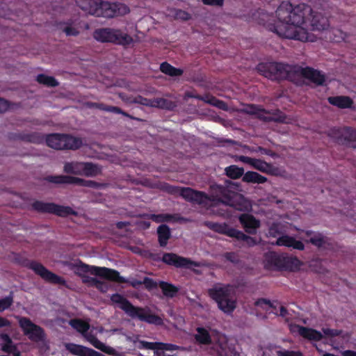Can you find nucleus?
Instances as JSON below:
<instances>
[{"instance_id": "nucleus-56", "label": "nucleus", "mask_w": 356, "mask_h": 356, "mask_svg": "<svg viewBox=\"0 0 356 356\" xmlns=\"http://www.w3.org/2000/svg\"><path fill=\"white\" fill-rule=\"evenodd\" d=\"M8 325H10V322L7 319L0 317V327Z\"/></svg>"}, {"instance_id": "nucleus-58", "label": "nucleus", "mask_w": 356, "mask_h": 356, "mask_svg": "<svg viewBox=\"0 0 356 356\" xmlns=\"http://www.w3.org/2000/svg\"><path fill=\"white\" fill-rule=\"evenodd\" d=\"M256 152V149L254 148H252V147H247V146H245L244 147V152L245 153H253V152Z\"/></svg>"}, {"instance_id": "nucleus-19", "label": "nucleus", "mask_w": 356, "mask_h": 356, "mask_svg": "<svg viewBox=\"0 0 356 356\" xmlns=\"http://www.w3.org/2000/svg\"><path fill=\"white\" fill-rule=\"evenodd\" d=\"M298 75L310 80L311 81L318 85H322L325 81L324 74H321L319 71L315 70L312 68H301L298 69Z\"/></svg>"}, {"instance_id": "nucleus-16", "label": "nucleus", "mask_w": 356, "mask_h": 356, "mask_svg": "<svg viewBox=\"0 0 356 356\" xmlns=\"http://www.w3.org/2000/svg\"><path fill=\"white\" fill-rule=\"evenodd\" d=\"M163 261L169 265H173L176 267L193 268L199 266L197 263L191 261L186 258L179 257L173 253L165 254L163 257Z\"/></svg>"}, {"instance_id": "nucleus-20", "label": "nucleus", "mask_w": 356, "mask_h": 356, "mask_svg": "<svg viewBox=\"0 0 356 356\" xmlns=\"http://www.w3.org/2000/svg\"><path fill=\"white\" fill-rule=\"evenodd\" d=\"M239 220L246 232L256 234L257 229L260 226V222L254 216L249 214H243L239 217Z\"/></svg>"}, {"instance_id": "nucleus-6", "label": "nucleus", "mask_w": 356, "mask_h": 356, "mask_svg": "<svg viewBox=\"0 0 356 356\" xmlns=\"http://www.w3.org/2000/svg\"><path fill=\"white\" fill-rule=\"evenodd\" d=\"M290 330L291 332L298 334L302 337L309 340L319 341L325 337L332 339L335 337H339L343 340L347 341L350 339V334L339 330L323 328V334L314 329L302 327L298 325H291Z\"/></svg>"}, {"instance_id": "nucleus-48", "label": "nucleus", "mask_w": 356, "mask_h": 356, "mask_svg": "<svg viewBox=\"0 0 356 356\" xmlns=\"http://www.w3.org/2000/svg\"><path fill=\"white\" fill-rule=\"evenodd\" d=\"M94 282H90L88 285L94 286L102 292H106L108 290V286L106 284L98 281L96 278H93Z\"/></svg>"}, {"instance_id": "nucleus-15", "label": "nucleus", "mask_w": 356, "mask_h": 356, "mask_svg": "<svg viewBox=\"0 0 356 356\" xmlns=\"http://www.w3.org/2000/svg\"><path fill=\"white\" fill-rule=\"evenodd\" d=\"M30 268L44 280L54 284H65V280L57 275L50 272L42 264L37 262H31Z\"/></svg>"}, {"instance_id": "nucleus-5", "label": "nucleus", "mask_w": 356, "mask_h": 356, "mask_svg": "<svg viewBox=\"0 0 356 356\" xmlns=\"http://www.w3.org/2000/svg\"><path fill=\"white\" fill-rule=\"evenodd\" d=\"M209 294L223 312L231 314L236 308V302L233 287L218 284L209 290Z\"/></svg>"}, {"instance_id": "nucleus-7", "label": "nucleus", "mask_w": 356, "mask_h": 356, "mask_svg": "<svg viewBox=\"0 0 356 356\" xmlns=\"http://www.w3.org/2000/svg\"><path fill=\"white\" fill-rule=\"evenodd\" d=\"M94 38L102 42H113L118 44L127 45L133 42V38L120 29H99L93 33Z\"/></svg>"}, {"instance_id": "nucleus-62", "label": "nucleus", "mask_w": 356, "mask_h": 356, "mask_svg": "<svg viewBox=\"0 0 356 356\" xmlns=\"http://www.w3.org/2000/svg\"><path fill=\"white\" fill-rule=\"evenodd\" d=\"M140 284L139 282H131V285L134 286H136L137 284Z\"/></svg>"}, {"instance_id": "nucleus-14", "label": "nucleus", "mask_w": 356, "mask_h": 356, "mask_svg": "<svg viewBox=\"0 0 356 356\" xmlns=\"http://www.w3.org/2000/svg\"><path fill=\"white\" fill-rule=\"evenodd\" d=\"M298 238L305 242L311 243L317 248H325L329 245L328 239L319 232L301 231L299 232Z\"/></svg>"}, {"instance_id": "nucleus-34", "label": "nucleus", "mask_w": 356, "mask_h": 356, "mask_svg": "<svg viewBox=\"0 0 356 356\" xmlns=\"http://www.w3.org/2000/svg\"><path fill=\"white\" fill-rule=\"evenodd\" d=\"M60 30L67 36H76L79 33V28L73 22H64L59 25Z\"/></svg>"}, {"instance_id": "nucleus-31", "label": "nucleus", "mask_w": 356, "mask_h": 356, "mask_svg": "<svg viewBox=\"0 0 356 356\" xmlns=\"http://www.w3.org/2000/svg\"><path fill=\"white\" fill-rule=\"evenodd\" d=\"M329 102L341 108H351L353 102V100L346 96H337L329 97Z\"/></svg>"}, {"instance_id": "nucleus-59", "label": "nucleus", "mask_w": 356, "mask_h": 356, "mask_svg": "<svg viewBox=\"0 0 356 356\" xmlns=\"http://www.w3.org/2000/svg\"><path fill=\"white\" fill-rule=\"evenodd\" d=\"M145 284L149 288H152V286H154V282L152 281H151L150 280H148V279H145Z\"/></svg>"}, {"instance_id": "nucleus-60", "label": "nucleus", "mask_w": 356, "mask_h": 356, "mask_svg": "<svg viewBox=\"0 0 356 356\" xmlns=\"http://www.w3.org/2000/svg\"><path fill=\"white\" fill-rule=\"evenodd\" d=\"M280 312L279 314L280 316H285L286 313V310L285 309V308H284L283 307H280Z\"/></svg>"}, {"instance_id": "nucleus-44", "label": "nucleus", "mask_w": 356, "mask_h": 356, "mask_svg": "<svg viewBox=\"0 0 356 356\" xmlns=\"http://www.w3.org/2000/svg\"><path fill=\"white\" fill-rule=\"evenodd\" d=\"M159 286L162 289L163 294L168 297H173L177 292V289L167 282H160Z\"/></svg>"}, {"instance_id": "nucleus-47", "label": "nucleus", "mask_w": 356, "mask_h": 356, "mask_svg": "<svg viewBox=\"0 0 356 356\" xmlns=\"http://www.w3.org/2000/svg\"><path fill=\"white\" fill-rule=\"evenodd\" d=\"M13 302V298L11 296L0 299V312L4 311L10 307Z\"/></svg>"}, {"instance_id": "nucleus-13", "label": "nucleus", "mask_w": 356, "mask_h": 356, "mask_svg": "<svg viewBox=\"0 0 356 356\" xmlns=\"http://www.w3.org/2000/svg\"><path fill=\"white\" fill-rule=\"evenodd\" d=\"M246 111L250 114L256 115L257 118L263 120H274L286 123L289 122L286 118L282 115L279 111L277 113H270L254 105L248 106L246 108Z\"/></svg>"}, {"instance_id": "nucleus-42", "label": "nucleus", "mask_w": 356, "mask_h": 356, "mask_svg": "<svg viewBox=\"0 0 356 356\" xmlns=\"http://www.w3.org/2000/svg\"><path fill=\"white\" fill-rule=\"evenodd\" d=\"M36 80L38 83L50 87H54L58 84V81L54 77L45 74H39Z\"/></svg>"}, {"instance_id": "nucleus-30", "label": "nucleus", "mask_w": 356, "mask_h": 356, "mask_svg": "<svg viewBox=\"0 0 356 356\" xmlns=\"http://www.w3.org/2000/svg\"><path fill=\"white\" fill-rule=\"evenodd\" d=\"M33 207L40 211L56 213L58 215L62 214V209L54 204L37 201L33 204Z\"/></svg>"}, {"instance_id": "nucleus-23", "label": "nucleus", "mask_w": 356, "mask_h": 356, "mask_svg": "<svg viewBox=\"0 0 356 356\" xmlns=\"http://www.w3.org/2000/svg\"><path fill=\"white\" fill-rule=\"evenodd\" d=\"M65 348L72 354L77 356H97L96 351L87 347L74 343H65Z\"/></svg>"}, {"instance_id": "nucleus-64", "label": "nucleus", "mask_w": 356, "mask_h": 356, "mask_svg": "<svg viewBox=\"0 0 356 356\" xmlns=\"http://www.w3.org/2000/svg\"><path fill=\"white\" fill-rule=\"evenodd\" d=\"M216 213H217L218 214H220V215H222V216H224V215H225V213H224L220 212V211H218V212H216Z\"/></svg>"}, {"instance_id": "nucleus-51", "label": "nucleus", "mask_w": 356, "mask_h": 356, "mask_svg": "<svg viewBox=\"0 0 356 356\" xmlns=\"http://www.w3.org/2000/svg\"><path fill=\"white\" fill-rule=\"evenodd\" d=\"M204 4L215 6H221L224 3V0H202Z\"/></svg>"}, {"instance_id": "nucleus-11", "label": "nucleus", "mask_w": 356, "mask_h": 356, "mask_svg": "<svg viewBox=\"0 0 356 356\" xmlns=\"http://www.w3.org/2000/svg\"><path fill=\"white\" fill-rule=\"evenodd\" d=\"M208 226L217 232L243 241L248 246H252L257 244L256 240L252 237L245 235L241 231L229 227L226 224L209 222Z\"/></svg>"}, {"instance_id": "nucleus-37", "label": "nucleus", "mask_w": 356, "mask_h": 356, "mask_svg": "<svg viewBox=\"0 0 356 356\" xmlns=\"http://www.w3.org/2000/svg\"><path fill=\"white\" fill-rule=\"evenodd\" d=\"M83 162H69L64 165V170L67 173L82 175Z\"/></svg>"}, {"instance_id": "nucleus-49", "label": "nucleus", "mask_w": 356, "mask_h": 356, "mask_svg": "<svg viewBox=\"0 0 356 356\" xmlns=\"http://www.w3.org/2000/svg\"><path fill=\"white\" fill-rule=\"evenodd\" d=\"M151 218L156 222L168 221L171 216L167 214L152 215Z\"/></svg>"}, {"instance_id": "nucleus-55", "label": "nucleus", "mask_w": 356, "mask_h": 356, "mask_svg": "<svg viewBox=\"0 0 356 356\" xmlns=\"http://www.w3.org/2000/svg\"><path fill=\"white\" fill-rule=\"evenodd\" d=\"M342 356H356V351L346 350L341 353Z\"/></svg>"}, {"instance_id": "nucleus-54", "label": "nucleus", "mask_w": 356, "mask_h": 356, "mask_svg": "<svg viewBox=\"0 0 356 356\" xmlns=\"http://www.w3.org/2000/svg\"><path fill=\"white\" fill-rule=\"evenodd\" d=\"M8 107V103L6 100L0 99V113L6 111Z\"/></svg>"}, {"instance_id": "nucleus-57", "label": "nucleus", "mask_w": 356, "mask_h": 356, "mask_svg": "<svg viewBox=\"0 0 356 356\" xmlns=\"http://www.w3.org/2000/svg\"><path fill=\"white\" fill-rule=\"evenodd\" d=\"M255 149H256L255 152H260L262 154H269L268 152L266 149H264L262 147H259Z\"/></svg>"}, {"instance_id": "nucleus-41", "label": "nucleus", "mask_w": 356, "mask_h": 356, "mask_svg": "<svg viewBox=\"0 0 356 356\" xmlns=\"http://www.w3.org/2000/svg\"><path fill=\"white\" fill-rule=\"evenodd\" d=\"M327 33L329 34V39L335 42H339L346 37V33L339 29H332Z\"/></svg>"}, {"instance_id": "nucleus-10", "label": "nucleus", "mask_w": 356, "mask_h": 356, "mask_svg": "<svg viewBox=\"0 0 356 356\" xmlns=\"http://www.w3.org/2000/svg\"><path fill=\"white\" fill-rule=\"evenodd\" d=\"M18 320L19 325L22 330L24 334L28 338L36 343H41L44 346L48 344L46 340V335L42 327L33 323L30 319L25 317H16Z\"/></svg>"}, {"instance_id": "nucleus-61", "label": "nucleus", "mask_w": 356, "mask_h": 356, "mask_svg": "<svg viewBox=\"0 0 356 356\" xmlns=\"http://www.w3.org/2000/svg\"><path fill=\"white\" fill-rule=\"evenodd\" d=\"M293 263H295V264H296V266H298L300 265V261H299V260H298L297 259H294L293 260Z\"/></svg>"}, {"instance_id": "nucleus-39", "label": "nucleus", "mask_w": 356, "mask_h": 356, "mask_svg": "<svg viewBox=\"0 0 356 356\" xmlns=\"http://www.w3.org/2000/svg\"><path fill=\"white\" fill-rule=\"evenodd\" d=\"M195 338L199 343L208 344L211 342V337L207 330L198 327Z\"/></svg>"}, {"instance_id": "nucleus-8", "label": "nucleus", "mask_w": 356, "mask_h": 356, "mask_svg": "<svg viewBox=\"0 0 356 356\" xmlns=\"http://www.w3.org/2000/svg\"><path fill=\"white\" fill-rule=\"evenodd\" d=\"M71 326L81 333L82 335L96 348L111 355H115L116 351L112 347L105 345L104 343L98 340L90 332H88L90 325L88 323L79 319L72 320L70 322Z\"/></svg>"}, {"instance_id": "nucleus-22", "label": "nucleus", "mask_w": 356, "mask_h": 356, "mask_svg": "<svg viewBox=\"0 0 356 356\" xmlns=\"http://www.w3.org/2000/svg\"><path fill=\"white\" fill-rule=\"evenodd\" d=\"M257 315L261 318H266L261 312L265 311L268 314L274 313L278 314L277 312L275 311V306L273 302L266 299H259L255 302Z\"/></svg>"}, {"instance_id": "nucleus-36", "label": "nucleus", "mask_w": 356, "mask_h": 356, "mask_svg": "<svg viewBox=\"0 0 356 356\" xmlns=\"http://www.w3.org/2000/svg\"><path fill=\"white\" fill-rule=\"evenodd\" d=\"M101 172V168L92 163H83L82 175L87 177H94Z\"/></svg>"}, {"instance_id": "nucleus-35", "label": "nucleus", "mask_w": 356, "mask_h": 356, "mask_svg": "<svg viewBox=\"0 0 356 356\" xmlns=\"http://www.w3.org/2000/svg\"><path fill=\"white\" fill-rule=\"evenodd\" d=\"M64 138L65 149H75L79 148L83 145V141L79 138L65 134Z\"/></svg>"}, {"instance_id": "nucleus-2", "label": "nucleus", "mask_w": 356, "mask_h": 356, "mask_svg": "<svg viewBox=\"0 0 356 356\" xmlns=\"http://www.w3.org/2000/svg\"><path fill=\"white\" fill-rule=\"evenodd\" d=\"M165 189L172 194H179L186 200L197 203L204 207L230 206L239 211L248 210L250 204L245 197L236 193H230L219 185L211 186V196L190 188H179L167 186Z\"/></svg>"}, {"instance_id": "nucleus-17", "label": "nucleus", "mask_w": 356, "mask_h": 356, "mask_svg": "<svg viewBox=\"0 0 356 356\" xmlns=\"http://www.w3.org/2000/svg\"><path fill=\"white\" fill-rule=\"evenodd\" d=\"M47 180L50 182L56 184H76L87 187H95L97 185L92 181L84 180L80 178L68 176H51L49 177Z\"/></svg>"}, {"instance_id": "nucleus-4", "label": "nucleus", "mask_w": 356, "mask_h": 356, "mask_svg": "<svg viewBox=\"0 0 356 356\" xmlns=\"http://www.w3.org/2000/svg\"><path fill=\"white\" fill-rule=\"evenodd\" d=\"M111 300L113 304L124 310L132 318H138L140 321L154 325H161L163 320L158 316L154 315L149 311L134 307L129 301L120 294H114Z\"/></svg>"}, {"instance_id": "nucleus-3", "label": "nucleus", "mask_w": 356, "mask_h": 356, "mask_svg": "<svg viewBox=\"0 0 356 356\" xmlns=\"http://www.w3.org/2000/svg\"><path fill=\"white\" fill-rule=\"evenodd\" d=\"M73 272L82 278L83 282L89 284L93 281L92 275H97L106 279L124 282L125 280L119 275L118 271L105 267H96L77 263L72 266Z\"/></svg>"}, {"instance_id": "nucleus-33", "label": "nucleus", "mask_w": 356, "mask_h": 356, "mask_svg": "<svg viewBox=\"0 0 356 356\" xmlns=\"http://www.w3.org/2000/svg\"><path fill=\"white\" fill-rule=\"evenodd\" d=\"M267 224L269 226L268 234L273 236H276L282 231L285 230L286 225L282 223L281 218L279 217L275 219V222H271L268 221Z\"/></svg>"}, {"instance_id": "nucleus-52", "label": "nucleus", "mask_w": 356, "mask_h": 356, "mask_svg": "<svg viewBox=\"0 0 356 356\" xmlns=\"http://www.w3.org/2000/svg\"><path fill=\"white\" fill-rule=\"evenodd\" d=\"M99 108L102 110H105L110 112L124 114L119 108L115 106H107L104 107L102 105H99Z\"/></svg>"}, {"instance_id": "nucleus-24", "label": "nucleus", "mask_w": 356, "mask_h": 356, "mask_svg": "<svg viewBox=\"0 0 356 356\" xmlns=\"http://www.w3.org/2000/svg\"><path fill=\"white\" fill-rule=\"evenodd\" d=\"M0 347L3 352L10 353L13 356H20V352L7 334L0 335Z\"/></svg>"}, {"instance_id": "nucleus-46", "label": "nucleus", "mask_w": 356, "mask_h": 356, "mask_svg": "<svg viewBox=\"0 0 356 356\" xmlns=\"http://www.w3.org/2000/svg\"><path fill=\"white\" fill-rule=\"evenodd\" d=\"M172 12V17H174L175 19L188 20L191 18V15L185 11L181 10H173Z\"/></svg>"}, {"instance_id": "nucleus-26", "label": "nucleus", "mask_w": 356, "mask_h": 356, "mask_svg": "<svg viewBox=\"0 0 356 356\" xmlns=\"http://www.w3.org/2000/svg\"><path fill=\"white\" fill-rule=\"evenodd\" d=\"M282 67H277V79L278 78H289L293 79V74H299L298 69L300 67L291 66L287 64L278 63Z\"/></svg>"}, {"instance_id": "nucleus-18", "label": "nucleus", "mask_w": 356, "mask_h": 356, "mask_svg": "<svg viewBox=\"0 0 356 356\" xmlns=\"http://www.w3.org/2000/svg\"><path fill=\"white\" fill-rule=\"evenodd\" d=\"M136 102L143 105L148 106L150 107H156L165 109H172L176 106V104L174 102H172L164 98L147 99L140 97L136 100Z\"/></svg>"}, {"instance_id": "nucleus-29", "label": "nucleus", "mask_w": 356, "mask_h": 356, "mask_svg": "<svg viewBox=\"0 0 356 356\" xmlns=\"http://www.w3.org/2000/svg\"><path fill=\"white\" fill-rule=\"evenodd\" d=\"M142 347L151 349V350H170L172 351L178 349V346L171 344V343H163L160 342H146L141 341L140 342Z\"/></svg>"}, {"instance_id": "nucleus-12", "label": "nucleus", "mask_w": 356, "mask_h": 356, "mask_svg": "<svg viewBox=\"0 0 356 356\" xmlns=\"http://www.w3.org/2000/svg\"><path fill=\"white\" fill-rule=\"evenodd\" d=\"M129 12V8L122 3H111L102 2L100 0L99 8L95 16L104 17H114L124 15Z\"/></svg>"}, {"instance_id": "nucleus-9", "label": "nucleus", "mask_w": 356, "mask_h": 356, "mask_svg": "<svg viewBox=\"0 0 356 356\" xmlns=\"http://www.w3.org/2000/svg\"><path fill=\"white\" fill-rule=\"evenodd\" d=\"M233 159L236 162L240 161L247 164L254 169L273 176L281 175L283 173L282 169L266 162L264 160L252 158L243 155H234Z\"/></svg>"}, {"instance_id": "nucleus-27", "label": "nucleus", "mask_w": 356, "mask_h": 356, "mask_svg": "<svg viewBox=\"0 0 356 356\" xmlns=\"http://www.w3.org/2000/svg\"><path fill=\"white\" fill-rule=\"evenodd\" d=\"M277 67H281L277 63H270L259 65L258 70L266 77L277 79Z\"/></svg>"}, {"instance_id": "nucleus-45", "label": "nucleus", "mask_w": 356, "mask_h": 356, "mask_svg": "<svg viewBox=\"0 0 356 356\" xmlns=\"http://www.w3.org/2000/svg\"><path fill=\"white\" fill-rule=\"evenodd\" d=\"M343 132L348 136L349 145L355 148L356 147V130H351L350 129H344Z\"/></svg>"}, {"instance_id": "nucleus-28", "label": "nucleus", "mask_w": 356, "mask_h": 356, "mask_svg": "<svg viewBox=\"0 0 356 356\" xmlns=\"http://www.w3.org/2000/svg\"><path fill=\"white\" fill-rule=\"evenodd\" d=\"M65 140L64 134H54L49 135L46 138L47 145L56 149H65L63 143Z\"/></svg>"}, {"instance_id": "nucleus-25", "label": "nucleus", "mask_w": 356, "mask_h": 356, "mask_svg": "<svg viewBox=\"0 0 356 356\" xmlns=\"http://www.w3.org/2000/svg\"><path fill=\"white\" fill-rule=\"evenodd\" d=\"M77 6L86 13L96 15L100 0H76Z\"/></svg>"}, {"instance_id": "nucleus-63", "label": "nucleus", "mask_w": 356, "mask_h": 356, "mask_svg": "<svg viewBox=\"0 0 356 356\" xmlns=\"http://www.w3.org/2000/svg\"><path fill=\"white\" fill-rule=\"evenodd\" d=\"M218 354L220 355V356H223L225 354L223 353V351H218Z\"/></svg>"}, {"instance_id": "nucleus-40", "label": "nucleus", "mask_w": 356, "mask_h": 356, "mask_svg": "<svg viewBox=\"0 0 356 356\" xmlns=\"http://www.w3.org/2000/svg\"><path fill=\"white\" fill-rule=\"evenodd\" d=\"M159 241L161 246H165L170 237V230L166 225H161L158 228Z\"/></svg>"}, {"instance_id": "nucleus-43", "label": "nucleus", "mask_w": 356, "mask_h": 356, "mask_svg": "<svg viewBox=\"0 0 356 356\" xmlns=\"http://www.w3.org/2000/svg\"><path fill=\"white\" fill-rule=\"evenodd\" d=\"M160 69L162 72L170 76H179L182 73L181 70L175 68L167 63H162L160 66Z\"/></svg>"}, {"instance_id": "nucleus-1", "label": "nucleus", "mask_w": 356, "mask_h": 356, "mask_svg": "<svg viewBox=\"0 0 356 356\" xmlns=\"http://www.w3.org/2000/svg\"><path fill=\"white\" fill-rule=\"evenodd\" d=\"M258 22L280 37L314 42L318 40L314 33L309 32V27L318 33L327 31L330 26L328 19L305 3L293 5L283 1L274 13H258Z\"/></svg>"}, {"instance_id": "nucleus-38", "label": "nucleus", "mask_w": 356, "mask_h": 356, "mask_svg": "<svg viewBox=\"0 0 356 356\" xmlns=\"http://www.w3.org/2000/svg\"><path fill=\"white\" fill-rule=\"evenodd\" d=\"M225 172L231 179H236L243 176L244 169L236 165H232L225 168Z\"/></svg>"}, {"instance_id": "nucleus-50", "label": "nucleus", "mask_w": 356, "mask_h": 356, "mask_svg": "<svg viewBox=\"0 0 356 356\" xmlns=\"http://www.w3.org/2000/svg\"><path fill=\"white\" fill-rule=\"evenodd\" d=\"M207 102L209 103L210 104H212L213 106H216L220 108H222V109H225L226 108V106L225 104L221 102V101H219L218 99H216V98L214 97H211L207 100H205Z\"/></svg>"}, {"instance_id": "nucleus-21", "label": "nucleus", "mask_w": 356, "mask_h": 356, "mask_svg": "<svg viewBox=\"0 0 356 356\" xmlns=\"http://www.w3.org/2000/svg\"><path fill=\"white\" fill-rule=\"evenodd\" d=\"M301 240L300 238L298 240L288 235H283L277 238L276 243L278 245H284L296 250H302L305 249V245Z\"/></svg>"}, {"instance_id": "nucleus-53", "label": "nucleus", "mask_w": 356, "mask_h": 356, "mask_svg": "<svg viewBox=\"0 0 356 356\" xmlns=\"http://www.w3.org/2000/svg\"><path fill=\"white\" fill-rule=\"evenodd\" d=\"M277 354L279 356H302L300 352L294 351H278Z\"/></svg>"}, {"instance_id": "nucleus-32", "label": "nucleus", "mask_w": 356, "mask_h": 356, "mask_svg": "<svg viewBox=\"0 0 356 356\" xmlns=\"http://www.w3.org/2000/svg\"><path fill=\"white\" fill-rule=\"evenodd\" d=\"M243 181L246 183L264 184L268 179L254 171H248L243 174Z\"/></svg>"}]
</instances>
